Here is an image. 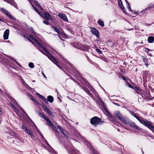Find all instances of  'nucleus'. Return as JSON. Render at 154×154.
<instances>
[{
    "label": "nucleus",
    "instance_id": "obj_47",
    "mask_svg": "<svg viewBox=\"0 0 154 154\" xmlns=\"http://www.w3.org/2000/svg\"><path fill=\"white\" fill-rule=\"evenodd\" d=\"M43 101L46 104H48V100L46 98L45 99L43 100Z\"/></svg>",
    "mask_w": 154,
    "mask_h": 154
},
{
    "label": "nucleus",
    "instance_id": "obj_60",
    "mask_svg": "<svg viewBox=\"0 0 154 154\" xmlns=\"http://www.w3.org/2000/svg\"><path fill=\"white\" fill-rule=\"evenodd\" d=\"M135 88L136 89V91H137L138 90H139L140 89L139 88H138V87H135Z\"/></svg>",
    "mask_w": 154,
    "mask_h": 154
},
{
    "label": "nucleus",
    "instance_id": "obj_30",
    "mask_svg": "<svg viewBox=\"0 0 154 154\" xmlns=\"http://www.w3.org/2000/svg\"><path fill=\"white\" fill-rule=\"evenodd\" d=\"M51 128L53 129L54 130L56 131V132L58 133V131L57 130V129L56 128L55 126L53 124H52L51 126Z\"/></svg>",
    "mask_w": 154,
    "mask_h": 154
},
{
    "label": "nucleus",
    "instance_id": "obj_19",
    "mask_svg": "<svg viewBox=\"0 0 154 154\" xmlns=\"http://www.w3.org/2000/svg\"><path fill=\"white\" fill-rule=\"evenodd\" d=\"M5 55V56H7L9 59H11V60H13L14 62L15 63H16L19 66H21V65L18 62H17L16 60L14 59L11 56H7L6 55Z\"/></svg>",
    "mask_w": 154,
    "mask_h": 154
},
{
    "label": "nucleus",
    "instance_id": "obj_10",
    "mask_svg": "<svg viewBox=\"0 0 154 154\" xmlns=\"http://www.w3.org/2000/svg\"><path fill=\"white\" fill-rule=\"evenodd\" d=\"M128 125L130 126H131L132 127H133V128H134L137 130H140L138 126H137V125L135 124V123L134 122H129L128 123Z\"/></svg>",
    "mask_w": 154,
    "mask_h": 154
},
{
    "label": "nucleus",
    "instance_id": "obj_4",
    "mask_svg": "<svg viewBox=\"0 0 154 154\" xmlns=\"http://www.w3.org/2000/svg\"><path fill=\"white\" fill-rule=\"evenodd\" d=\"M0 10L3 13L5 14L11 19L13 20H15V18L10 14L9 12L3 8H1Z\"/></svg>",
    "mask_w": 154,
    "mask_h": 154
},
{
    "label": "nucleus",
    "instance_id": "obj_55",
    "mask_svg": "<svg viewBox=\"0 0 154 154\" xmlns=\"http://www.w3.org/2000/svg\"><path fill=\"white\" fill-rule=\"evenodd\" d=\"M29 97H30V98L32 100H33V98H34L33 97V96L32 95H30Z\"/></svg>",
    "mask_w": 154,
    "mask_h": 154
},
{
    "label": "nucleus",
    "instance_id": "obj_40",
    "mask_svg": "<svg viewBox=\"0 0 154 154\" xmlns=\"http://www.w3.org/2000/svg\"><path fill=\"white\" fill-rule=\"evenodd\" d=\"M126 4H127V8H128V9H129V8H130V6L129 5V2L127 1L126 2Z\"/></svg>",
    "mask_w": 154,
    "mask_h": 154
},
{
    "label": "nucleus",
    "instance_id": "obj_5",
    "mask_svg": "<svg viewBox=\"0 0 154 154\" xmlns=\"http://www.w3.org/2000/svg\"><path fill=\"white\" fill-rule=\"evenodd\" d=\"M22 128L25 131L29 134L32 138L33 137V135L32 133L26 127V126L23 124L22 126Z\"/></svg>",
    "mask_w": 154,
    "mask_h": 154
},
{
    "label": "nucleus",
    "instance_id": "obj_31",
    "mask_svg": "<svg viewBox=\"0 0 154 154\" xmlns=\"http://www.w3.org/2000/svg\"><path fill=\"white\" fill-rule=\"evenodd\" d=\"M34 4L36 5V6H37L38 8L39 7H41V6L39 4V3L37 1H35L34 2Z\"/></svg>",
    "mask_w": 154,
    "mask_h": 154
},
{
    "label": "nucleus",
    "instance_id": "obj_38",
    "mask_svg": "<svg viewBox=\"0 0 154 154\" xmlns=\"http://www.w3.org/2000/svg\"><path fill=\"white\" fill-rule=\"evenodd\" d=\"M95 50L99 54H101L102 53V51L100 50L98 48H96Z\"/></svg>",
    "mask_w": 154,
    "mask_h": 154
},
{
    "label": "nucleus",
    "instance_id": "obj_51",
    "mask_svg": "<svg viewBox=\"0 0 154 154\" xmlns=\"http://www.w3.org/2000/svg\"><path fill=\"white\" fill-rule=\"evenodd\" d=\"M39 134L41 136L42 138V139H44V137H43V135L42 134L41 132H40V133H39Z\"/></svg>",
    "mask_w": 154,
    "mask_h": 154
},
{
    "label": "nucleus",
    "instance_id": "obj_46",
    "mask_svg": "<svg viewBox=\"0 0 154 154\" xmlns=\"http://www.w3.org/2000/svg\"><path fill=\"white\" fill-rule=\"evenodd\" d=\"M43 22L45 24H46L47 25H48L49 24V23L48 21H43Z\"/></svg>",
    "mask_w": 154,
    "mask_h": 154
},
{
    "label": "nucleus",
    "instance_id": "obj_26",
    "mask_svg": "<svg viewBox=\"0 0 154 154\" xmlns=\"http://www.w3.org/2000/svg\"><path fill=\"white\" fill-rule=\"evenodd\" d=\"M136 118L140 122V123L142 124H143L145 120L144 119H140L137 116Z\"/></svg>",
    "mask_w": 154,
    "mask_h": 154
},
{
    "label": "nucleus",
    "instance_id": "obj_7",
    "mask_svg": "<svg viewBox=\"0 0 154 154\" xmlns=\"http://www.w3.org/2000/svg\"><path fill=\"white\" fill-rule=\"evenodd\" d=\"M52 27L54 29V30L57 32L58 34L60 35H66V34L62 32H60V30L56 27L53 26H52Z\"/></svg>",
    "mask_w": 154,
    "mask_h": 154
},
{
    "label": "nucleus",
    "instance_id": "obj_36",
    "mask_svg": "<svg viewBox=\"0 0 154 154\" xmlns=\"http://www.w3.org/2000/svg\"><path fill=\"white\" fill-rule=\"evenodd\" d=\"M43 108H44V110H46L47 112L49 111V109L46 106H43Z\"/></svg>",
    "mask_w": 154,
    "mask_h": 154
},
{
    "label": "nucleus",
    "instance_id": "obj_15",
    "mask_svg": "<svg viewBox=\"0 0 154 154\" xmlns=\"http://www.w3.org/2000/svg\"><path fill=\"white\" fill-rule=\"evenodd\" d=\"M100 105L106 112L107 113L109 112L106 109V107L103 101H101L100 102Z\"/></svg>",
    "mask_w": 154,
    "mask_h": 154
},
{
    "label": "nucleus",
    "instance_id": "obj_16",
    "mask_svg": "<svg viewBox=\"0 0 154 154\" xmlns=\"http://www.w3.org/2000/svg\"><path fill=\"white\" fill-rule=\"evenodd\" d=\"M7 2L15 7L17 5L14 2V0H9Z\"/></svg>",
    "mask_w": 154,
    "mask_h": 154
},
{
    "label": "nucleus",
    "instance_id": "obj_52",
    "mask_svg": "<svg viewBox=\"0 0 154 154\" xmlns=\"http://www.w3.org/2000/svg\"><path fill=\"white\" fill-rule=\"evenodd\" d=\"M154 7V4L152 6H150V7H148L145 10L147 9H149V8H152Z\"/></svg>",
    "mask_w": 154,
    "mask_h": 154
},
{
    "label": "nucleus",
    "instance_id": "obj_53",
    "mask_svg": "<svg viewBox=\"0 0 154 154\" xmlns=\"http://www.w3.org/2000/svg\"><path fill=\"white\" fill-rule=\"evenodd\" d=\"M40 98L42 100H44L45 99V98L44 96H43L42 95L41 97Z\"/></svg>",
    "mask_w": 154,
    "mask_h": 154
},
{
    "label": "nucleus",
    "instance_id": "obj_48",
    "mask_svg": "<svg viewBox=\"0 0 154 154\" xmlns=\"http://www.w3.org/2000/svg\"><path fill=\"white\" fill-rule=\"evenodd\" d=\"M29 37H30L33 40H34L35 38H34V37L32 36L31 35H30L29 36Z\"/></svg>",
    "mask_w": 154,
    "mask_h": 154
},
{
    "label": "nucleus",
    "instance_id": "obj_29",
    "mask_svg": "<svg viewBox=\"0 0 154 154\" xmlns=\"http://www.w3.org/2000/svg\"><path fill=\"white\" fill-rule=\"evenodd\" d=\"M29 66L31 68H33L34 67V65L32 62H30L29 63Z\"/></svg>",
    "mask_w": 154,
    "mask_h": 154
},
{
    "label": "nucleus",
    "instance_id": "obj_58",
    "mask_svg": "<svg viewBox=\"0 0 154 154\" xmlns=\"http://www.w3.org/2000/svg\"><path fill=\"white\" fill-rule=\"evenodd\" d=\"M42 74L43 75V76H44V77L45 78H46V76H45V74H44V73L42 72Z\"/></svg>",
    "mask_w": 154,
    "mask_h": 154
},
{
    "label": "nucleus",
    "instance_id": "obj_2",
    "mask_svg": "<svg viewBox=\"0 0 154 154\" xmlns=\"http://www.w3.org/2000/svg\"><path fill=\"white\" fill-rule=\"evenodd\" d=\"M103 122L102 121L100 118L97 116H95L92 118L90 121V123L91 125L96 127L97 125L102 124Z\"/></svg>",
    "mask_w": 154,
    "mask_h": 154
},
{
    "label": "nucleus",
    "instance_id": "obj_54",
    "mask_svg": "<svg viewBox=\"0 0 154 154\" xmlns=\"http://www.w3.org/2000/svg\"><path fill=\"white\" fill-rule=\"evenodd\" d=\"M122 79L126 81L127 80V79L124 76H122Z\"/></svg>",
    "mask_w": 154,
    "mask_h": 154
},
{
    "label": "nucleus",
    "instance_id": "obj_21",
    "mask_svg": "<svg viewBox=\"0 0 154 154\" xmlns=\"http://www.w3.org/2000/svg\"><path fill=\"white\" fill-rule=\"evenodd\" d=\"M38 114L39 116H40L41 117L43 118L45 120V119L47 118H46L45 116L44 115V113H42L40 112H38Z\"/></svg>",
    "mask_w": 154,
    "mask_h": 154
},
{
    "label": "nucleus",
    "instance_id": "obj_3",
    "mask_svg": "<svg viewBox=\"0 0 154 154\" xmlns=\"http://www.w3.org/2000/svg\"><path fill=\"white\" fill-rule=\"evenodd\" d=\"M143 124L150 129L153 132H154V127L150 122L145 120Z\"/></svg>",
    "mask_w": 154,
    "mask_h": 154
},
{
    "label": "nucleus",
    "instance_id": "obj_41",
    "mask_svg": "<svg viewBox=\"0 0 154 154\" xmlns=\"http://www.w3.org/2000/svg\"><path fill=\"white\" fill-rule=\"evenodd\" d=\"M131 113L134 116L135 118L136 117H137V116L136 114L133 111H131Z\"/></svg>",
    "mask_w": 154,
    "mask_h": 154
},
{
    "label": "nucleus",
    "instance_id": "obj_49",
    "mask_svg": "<svg viewBox=\"0 0 154 154\" xmlns=\"http://www.w3.org/2000/svg\"><path fill=\"white\" fill-rule=\"evenodd\" d=\"M122 10V11H123V12L125 14H126V12L125 11V8H124V7L123 8H121Z\"/></svg>",
    "mask_w": 154,
    "mask_h": 154
},
{
    "label": "nucleus",
    "instance_id": "obj_43",
    "mask_svg": "<svg viewBox=\"0 0 154 154\" xmlns=\"http://www.w3.org/2000/svg\"><path fill=\"white\" fill-rule=\"evenodd\" d=\"M86 145L89 147H90V146H91V144L88 141H86Z\"/></svg>",
    "mask_w": 154,
    "mask_h": 154
},
{
    "label": "nucleus",
    "instance_id": "obj_13",
    "mask_svg": "<svg viewBox=\"0 0 154 154\" xmlns=\"http://www.w3.org/2000/svg\"><path fill=\"white\" fill-rule=\"evenodd\" d=\"M115 116L120 120L123 117L119 112H117L115 113Z\"/></svg>",
    "mask_w": 154,
    "mask_h": 154
},
{
    "label": "nucleus",
    "instance_id": "obj_45",
    "mask_svg": "<svg viewBox=\"0 0 154 154\" xmlns=\"http://www.w3.org/2000/svg\"><path fill=\"white\" fill-rule=\"evenodd\" d=\"M32 100L34 102H35L37 104H38V101L37 100L35 99V98H33V99Z\"/></svg>",
    "mask_w": 154,
    "mask_h": 154
},
{
    "label": "nucleus",
    "instance_id": "obj_61",
    "mask_svg": "<svg viewBox=\"0 0 154 154\" xmlns=\"http://www.w3.org/2000/svg\"><path fill=\"white\" fill-rule=\"evenodd\" d=\"M27 40H28V41H30V42H32V41L31 40V39H30L29 38H28V37H27Z\"/></svg>",
    "mask_w": 154,
    "mask_h": 154
},
{
    "label": "nucleus",
    "instance_id": "obj_50",
    "mask_svg": "<svg viewBox=\"0 0 154 154\" xmlns=\"http://www.w3.org/2000/svg\"><path fill=\"white\" fill-rule=\"evenodd\" d=\"M36 95L38 96L39 97H41L42 96V95L40 94H39L38 93H36Z\"/></svg>",
    "mask_w": 154,
    "mask_h": 154
},
{
    "label": "nucleus",
    "instance_id": "obj_59",
    "mask_svg": "<svg viewBox=\"0 0 154 154\" xmlns=\"http://www.w3.org/2000/svg\"><path fill=\"white\" fill-rule=\"evenodd\" d=\"M151 25V24H149L147 23H146L145 24V25H146V26H149Z\"/></svg>",
    "mask_w": 154,
    "mask_h": 154
},
{
    "label": "nucleus",
    "instance_id": "obj_44",
    "mask_svg": "<svg viewBox=\"0 0 154 154\" xmlns=\"http://www.w3.org/2000/svg\"><path fill=\"white\" fill-rule=\"evenodd\" d=\"M58 128L60 130L61 132L62 131H63L64 130L60 126H58Z\"/></svg>",
    "mask_w": 154,
    "mask_h": 154
},
{
    "label": "nucleus",
    "instance_id": "obj_12",
    "mask_svg": "<svg viewBox=\"0 0 154 154\" xmlns=\"http://www.w3.org/2000/svg\"><path fill=\"white\" fill-rule=\"evenodd\" d=\"M147 41L149 43H153L154 41V37L152 36H149L148 38Z\"/></svg>",
    "mask_w": 154,
    "mask_h": 154
},
{
    "label": "nucleus",
    "instance_id": "obj_20",
    "mask_svg": "<svg viewBox=\"0 0 154 154\" xmlns=\"http://www.w3.org/2000/svg\"><path fill=\"white\" fill-rule=\"evenodd\" d=\"M47 100L48 101H49L50 103H52L54 101V98L52 96L49 95L47 97Z\"/></svg>",
    "mask_w": 154,
    "mask_h": 154
},
{
    "label": "nucleus",
    "instance_id": "obj_9",
    "mask_svg": "<svg viewBox=\"0 0 154 154\" xmlns=\"http://www.w3.org/2000/svg\"><path fill=\"white\" fill-rule=\"evenodd\" d=\"M58 17L65 21L67 22L68 19L66 16L63 13H60L58 14Z\"/></svg>",
    "mask_w": 154,
    "mask_h": 154
},
{
    "label": "nucleus",
    "instance_id": "obj_62",
    "mask_svg": "<svg viewBox=\"0 0 154 154\" xmlns=\"http://www.w3.org/2000/svg\"><path fill=\"white\" fill-rule=\"evenodd\" d=\"M145 73L146 74H148L149 73V72L148 71H146L145 72Z\"/></svg>",
    "mask_w": 154,
    "mask_h": 154
},
{
    "label": "nucleus",
    "instance_id": "obj_34",
    "mask_svg": "<svg viewBox=\"0 0 154 154\" xmlns=\"http://www.w3.org/2000/svg\"><path fill=\"white\" fill-rule=\"evenodd\" d=\"M48 113L50 115L51 117H54V115L50 110H49V111H48Z\"/></svg>",
    "mask_w": 154,
    "mask_h": 154
},
{
    "label": "nucleus",
    "instance_id": "obj_32",
    "mask_svg": "<svg viewBox=\"0 0 154 154\" xmlns=\"http://www.w3.org/2000/svg\"><path fill=\"white\" fill-rule=\"evenodd\" d=\"M137 93L139 94H142L143 92V91L140 89L138 91H136Z\"/></svg>",
    "mask_w": 154,
    "mask_h": 154
},
{
    "label": "nucleus",
    "instance_id": "obj_42",
    "mask_svg": "<svg viewBox=\"0 0 154 154\" xmlns=\"http://www.w3.org/2000/svg\"><path fill=\"white\" fill-rule=\"evenodd\" d=\"M33 8L34 9V10L38 14H39L40 15H41V14H40L39 12L38 11V10L37 9H36V8L34 7V6H32Z\"/></svg>",
    "mask_w": 154,
    "mask_h": 154
},
{
    "label": "nucleus",
    "instance_id": "obj_18",
    "mask_svg": "<svg viewBox=\"0 0 154 154\" xmlns=\"http://www.w3.org/2000/svg\"><path fill=\"white\" fill-rule=\"evenodd\" d=\"M34 41L42 49H44L45 50V47L40 43H39L38 41L36 39H35Z\"/></svg>",
    "mask_w": 154,
    "mask_h": 154
},
{
    "label": "nucleus",
    "instance_id": "obj_35",
    "mask_svg": "<svg viewBox=\"0 0 154 154\" xmlns=\"http://www.w3.org/2000/svg\"><path fill=\"white\" fill-rule=\"evenodd\" d=\"M61 132L62 133V134H63L64 136H65V137H67V133L64 130H63V131H62Z\"/></svg>",
    "mask_w": 154,
    "mask_h": 154
},
{
    "label": "nucleus",
    "instance_id": "obj_39",
    "mask_svg": "<svg viewBox=\"0 0 154 154\" xmlns=\"http://www.w3.org/2000/svg\"><path fill=\"white\" fill-rule=\"evenodd\" d=\"M150 51V50L148 48H144V51L145 52L148 53L149 51Z\"/></svg>",
    "mask_w": 154,
    "mask_h": 154
},
{
    "label": "nucleus",
    "instance_id": "obj_1",
    "mask_svg": "<svg viewBox=\"0 0 154 154\" xmlns=\"http://www.w3.org/2000/svg\"><path fill=\"white\" fill-rule=\"evenodd\" d=\"M45 50L44 49H42L46 52V53L44 52L41 50L40 51L43 54L47 56V57L49 59H50L57 66H58L60 69H61V68L60 66H59L58 64V62L57 61V60L53 56H52L49 53L48 50H47L46 48L45 47Z\"/></svg>",
    "mask_w": 154,
    "mask_h": 154
},
{
    "label": "nucleus",
    "instance_id": "obj_56",
    "mask_svg": "<svg viewBox=\"0 0 154 154\" xmlns=\"http://www.w3.org/2000/svg\"><path fill=\"white\" fill-rule=\"evenodd\" d=\"M128 86L129 87L131 88H132V86L130 84L127 83V84Z\"/></svg>",
    "mask_w": 154,
    "mask_h": 154
},
{
    "label": "nucleus",
    "instance_id": "obj_22",
    "mask_svg": "<svg viewBox=\"0 0 154 154\" xmlns=\"http://www.w3.org/2000/svg\"><path fill=\"white\" fill-rule=\"evenodd\" d=\"M83 89L84 91L86 93H87L89 95L91 96H92V94L90 92V91L87 88H83Z\"/></svg>",
    "mask_w": 154,
    "mask_h": 154
},
{
    "label": "nucleus",
    "instance_id": "obj_17",
    "mask_svg": "<svg viewBox=\"0 0 154 154\" xmlns=\"http://www.w3.org/2000/svg\"><path fill=\"white\" fill-rule=\"evenodd\" d=\"M72 45L75 48H76L80 49L81 45L77 43H73L72 44Z\"/></svg>",
    "mask_w": 154,
    "mask_h": 154
},
{
    "label": "nucleus",
    "instance_id": "obj_6",
    "mask_svg": "<svg viewBox=\"0 0 154 154\" xmlns=\"http://www.w3.org/2000/svg\"><path fill=\"white\" fill-rule=\"evenodd\" d=\"M91 31L92 34H94L97 37L99 36V32L98 30L94 28H92Z\"/></svg>",
    "mask_w": 154,
    "mask_h": 154
},
{
    "label": "nucleus",
    "instance_id": "obj_11",
    "mask_svg": "<svg viewBox=\"0 0 154 154\" xmlns=\"http://www.w3.org/2000/svg\"><path fill=\"white\" fill-rule=\"evenodd\" d=\"M44 17L48 21L51 18V15H50L49 13L46 12H44Z\"/></svg>",
    "mask_w": 154,
    "mask_h": 154
},
{
    "label": "nucleus",
    "instance_id": "obj_33",
    "mask_svg": "<svg viewBox=\"0 0 154 154\" xmlns=\"http://www.w3.org/2000/svg\"><path fill=\"white\" fill-rule=\"evenodd\" d=\"M29 29L30 31H31L32 33L34 34L35 35H36V33L34 31V30H33V28L32 27H30L29 28Z\"/></svg>",
    "mask_w": 154,
    "mask_h": 154
},
{
    "label": "nucleus",
    "instance_id": "obj_14",
    "mask_svg": "<svg viewBox=\"0 0 154 154\" xmlns=\"http://www.w3.org/2000/svg\"><path fill=\"white\" fill-rule=\"evenodd\" d=\"M90 48L89 46L81 45L80 49L82 50H85L89 49Z\"/></svg>",
    "mask_w": 154,
    "mask_h": 154
},
{
    "label": "nucleus",
    "instance_id": "obj_57",
    "mask_svg": "<svg viewBox=\"0 0 154 154\" xmlns=\"http://www.w3.org/2000/svg\"><path fill=\"white\" fill-rule=\"evenodd\" d=\"M45 143H46L48 145V146L50 147H51V146H50V145L48 143V141H46V142H45Z\"/></svg>",
    "mask_w": 154,
    "mask_h": 154
},
{
    "label": "nucleus",
    "instance_id": "obj_24",
    "mask_svg": "<svg viewBox=\"0 0 154 154\" xmlns=\"http://www.w3.org/2000/svg\"><path fill=\"white\" fill-rule=\"evenodd\" d=\"M45 120L48 122V125L50 126H51L53 124L52 122L47 118L45 119Z\"/></svg>",
    "mask_w": 154,
    "mask_h": 154
},
{
    "label": "nucleus",
    "instance_id": "obj_63",
    "mask_svg": "<svg viewBox=\"0 0 154 154\" xmlns=\"http://www.w3.org/2000/svg\"><path fill=\"white\" fill-rule=\"evenodd\" d=\"M39 8H40L42 11H44V9L42 8L41 6V7H39Z\"/></svg>",
    "mask_w": 154,
    "mask_h": 154
},
{
    "label": "nucleus",
    "instance_id": "obj_28",
    "mask_svg": "<svg viewBox=\"0 0 154 154\" xmlns=\"http://www.w3.org/2000/svg\"><path fill=\"white\" fill-rule=\"evenodd\" d=\"M120 120L125 125L127 124V121L123 117Z\"/></svg>",
    "mask_w": 154,
    "mask_h": 154
},
{
    "label": "nucleus",
    "instance_id": "obj_37",
    "mask_svg": "<svg viewBox=\"0 0 154 154\" xmlns=\"http://www.w3.org/2000/svg\"><path fill=\"white\" fill-rule=\"evenodd\" d=\"M43 108H44V110H46L47 112L49 111V109L46 106H43Z\"/></svg>",
    "mask_w": 154,
    "mask_h": 154
},
{
    "label": "nucleus",
    "instance_id": "obj_25",
    "mask_svg": "<svg viewBox=\"0 0 154 154\" xmlns=\"http://www.w3.org/2000/svg\"><path fill=\"white\" fill-rule=\"evenodd\" d=\"M118 3L119 5L120 6V7L121 8H123L124 7L123 5V4H122V1L121 0H119L118 2Z\"/></svg>",
    "mask_w": 154,
    "mask_h": 154
},
{
    "label": "nucleus",
    "instance_id": "obj_8",
    "mask_svg": "<svg viewBox=\"0 0 154 154\" xmlns=\"http://www.w3.org/2000/svg\"><path fill=\"white\" fill-rule=\"evenodd\" d=\"M9 34V30L6 29L3 35V38L4 40H7L8 39Z\"/></svg>",
    "mask_w": 154,
    "mask_h": 154
},
{
    "label": "nucleus",
    "instance_id": "obj_64",
    "mask_svg": "<svg viewBox=\"0 0 154 154\" xmlns=\"http://www.w3.org/2000/svg\"><path fill=\"white\" fill-rule=\"evenodd\" d=\"M12 108H14V109H16L15 107V106L14 105H12Z\"/></svg>",
    "mask_w": 154,
    "mask_h": 154
},
{
    "label": "nucleus",
    "instance_id": "obj_27",
    "mask_svg": "<svg viewBox=\"0 0 154 154\" xmlns=\"http://www.w3.org/2000/svg\"><path fill=\"white\" fill-rule=\"evenodd\" d=\"M136 118L140 122V123L142 124H143L145 120L144 119H140L137 116Z\"/></svg>",
    "mask_w": 154,
    "mask_h": 154
},
{
    "label": "nucleus",
    "instance_id": "obj_23",
    "mask_svg": "<svg viewBox=\"0 0 154 154\" xmlns=\"http://www.w3.org/2000/svg\"><path fill=\"white\" fill-rule=\"evenodd\" d=\"M97 23H98V24L100 25L102 27H103L104 25V23L103 22V21L102 20H98Z\"/></svg>",
    "mask_w": 154,
    "mask_h": 154
}]
</instances>
